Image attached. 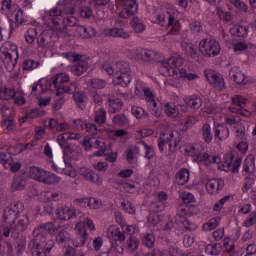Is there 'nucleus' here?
Returning <instances> with one entry per match:
<instances>
[{"label": "nucleus", "instance_id": "1", "mask_svg": "<svg viewBox=\"0 0 256 256\" xmlns=\"http://www.w3.org/2000/svg\"><path fill=\"white\" fill-rule=\"evenodd\" d=\"M57 226L53 222L41 223L33 230V239L28 244V250L32 256H47L51 253L53 247H55V240L49 238L45 233L49 235H55Z\"/></svg>", "mask_w": 256, "mask_h": 256}, {"label": "nucleus", "instance_id": "2", "mask_svg": "<svg viewBox=\"0 0 256 256\" xmlns=\"http://www.w3.org/2000/svg\"><path fill=\"white\" fill-rule=\"evenodd\" d=\"M125 227H126L125 231H121V229H119V227L115 225L108 227L106 231V235L111 243L109 255H112V256L121 255V253H123V248L119 247V243H123L125 239H127V236L125 235V233H127L128 235H133L137 230V226L135 225L126 224Z\"/></svg>", "mask_w": 256, "mask_h": 256}, {"label": "nucleus", "instance_id": "3", "mask_svg": "<svg viewBox=\"0 0 256 256\" xmlns=\"http://www.w3.org/2000/svg\"><path fill=\"white\" fill-rule=\"evenodd\" d=\"M24 209L25 205L21 201L14 202L5 208L3 219L7 225H10V227L4 230V237H9V235L16 237V235H19L17 230H15V221H17V217L23 213Z\"/></svg>", "mask_w": 256, "mask_h": 256}, {"label": "nucleus", "instance_id": "4", "mask_svg": "<svg viewBox=\"0 0 256 256\" xmlns=\"http://www.w3.org/2000/svg\"><path fill=\"white\" fill-rule=\"evenodd\" d=\"M71 77L67 73H58L55 77H52L49 82H45L46 87L53 90L56 89V95H64V93H75L77 91V84L71 83L65 86V83H69Z\"/></svg>", "mask_w": 256, "mask_h": 256}, {"label": "nucleus", "instance_id": "5", "mask_svg": "<svg viewBox=\"0 0 256 256\" xmlns=\"http://www.w3.org/2000/svg\"><path fill=\"white\" fill-rule=\"evenodd\" d=\"M30 177L31 179H34V181L44 183L45 185H55V183H59L61 181V177L37 166H32L30 168Z\"/></svg>", "mask_w": 256, "mask_h": 256}, {"label": "nucleus", "instance_id": "6", "mask_svg": "<svg viewBox=\"0 0 256 256\" xmlns=\"http://www.w3.org/2000/svg\"><path fill=\"white\" fill-rule=\"evenodd\" d=\"M165 145H168L169 152L175 153L179 145V140L175 138V132L173 130H164L158 138V149L160 153L165 151Z\"/></svg>", "mask_w": 256, "mask_h": 256}, {"label": "nucleus", "instance_id": "7", "mask_svg": "<svg viewBox=\"0 0 256 256\" xmlns=\"http://www.w3.org/2000/svg\"><path fill=\"white\" fill-rule=\"evenodd\" d=\"M199 51L204 57H217L221 53V44L215 39H203L199 43Z\"/></svg>", "mask_w": 256, "mask_h": 256}, {"label": "nucleus", "instance_id": "8", "mask_svg": "<svg viewBox=\"0 0 256 256\" xmlns=\"http://www.w3.org/2000/svg\"><path fill=\"white\" fill-rule=\"evenodd\" d=\"M8 46L10 47V51H8L7 48H2V53L5 57L4 65L6 67V70L11 73V71L15 70V65H17L15 61L19 59V49L15 44H8ZM13 57H16L15 61H13Z\"/></svg>", "mask_w": 256, "mask_h": 256}, {"label": "nucleus", "instance_id": "9", "mask_svg": "<svg viewBox=\"0 0 256 256\" xmlns=\"http://www.w3.org/2000/svg\"><path fill=\"white\" fill-rule=\"evenodd\" d=\"M184 151L187 157H192V161L197 163L203 151H205V146L201 143H187Z\"/></svg>", "mask_w": 256, "mask_h": 256}, {"label": "nucleus", "instance_id": "10", "mask_svg": "<svg viewBox=\"0 0 256 256\" xmlns=\"http://www.w3.org/2000/svg\"><path fill=\"white\" fill-rule=\"evenodd\" d=\"M206 79L208 83L215 89H218V91H223V89H225V79L221 74L210 70L206 72Z\"/></svg>", "mask_w": 256, "mask_h": 256}, {"label": "nucleus", "instance_id": "11", "mask_svg": "<svg viewBox=\"0 0 256 256\" xmlns=\"http://www.w3.org/2000/svg\"><path fill=\"white\" fill-rule=\"evenodd\" d=\"M139 11V5L136 0H126L124 2V8L120 12V17L123 19H129V17H133V15H137Z\"/></svg>", "mask_w": 256, "mask_h": 256}, {"label": "nucleus", "instance_id": "12", "mask_svg": "<svg viewBox=\"0 0 256 256\" xmlns=\"http://www.w3.org/2000/svg\"><path fill=\"white\" fill-rule=\"evenodd\" d=\"M56 217L60 221H69V219H75L77 217V210L69 206H60L56 210Z\"/></svg>", "mask_w": 256, "mask_h": 256}, {"label": "nucleus", "instance_id": "13", "mask_svg": "<svg viewBox=\"0 0 256 256\" xmlns=\"http://www.w3.org/2000/svg\"><path fill=\"white\" fill-rule=\"evenodd\" d=\"M241 163H243L242 157L235 158V155L230 154L228 158L223 162L224 169H231L232 173H239V168L241 167Z\"/></svg>", "mask_w": 256, "mask_h": 256}, {"label": "nucleus", "instance_id": "14", "mask_svg": "<svg viewBox=\"0 0 256 256\" xmlns=\"http://www.w3.org/2000/svg\"><path fill=\"white\" fill-rule=\"evenodd\" d=\"M225 181L223 179L214 178L206 183V189L210 195H215L223 189Z\"/></svg>", "mask_w": 256, "mask_h": 256}, {"label": "nucleus", "instance_id": "15", "mask_svg": "<svg viewBox=\"0 0 256 256\" xmlns=\"http://www.w3.org/2000/svg\"><path fill=\"white\" fill-rule=\"evenodd\" d=\"M229 77L236 83V85H245V79H247V76H245V73L241 71L239 66H233L230 69Z\"/></svg>", "mask_w": 256, "mask_h": 256}, {"label": "nucleus", "instance_id": "16", "mask_svg": "<svg viewBox=\"0 0 256 256\" xmlns=\"http://www.w3.org/2000/svg\"><path fill=\"white\" fill-rule=\"evenodd\" d=\"M76 33L79 37H82V39H93V37L97 36V30L92 26L79 25L76 27Z\"/></svg>", "mask_w": 256, "mask_h": 256}, {"label": "nucleus", "instance_id": "17", "mask_svg": "<svg viewBox=\"0 0 256 256\" xmlns=\"http://www.w3.org/2000/svg\"><path fill=\"white\" fill-rule=\"evenodd\" d=\"M92 148L98 149V151L94 152V157H103V155H105V151H107V144L105 143V139L92 138Z\"/></svg>", "mask_w": 256, "mask_h": 256}, {"label": "nucleus", "instance_id": "18", "mask_svg": "<svg viewBox=\"0 0 256 256\" xmlns=\"http://www.w3.org/2000/svg\"><path fill=\"white\" fill-rule=\"evenodd\" d=\"M196 163H203L204 165H207V166L213 165V163H216L217 165H219V163H221V158L217 155H211L203 151Z\"/></svg>", "mask_w": 256, "mask_h": 256}, {"label": "nucleus", "instance_id": "19", "mask_svg": "<svg viewBox=\"0 0 256 256\" xmlns=\"http://www.w3.org/2000/svg\"><path fill=\"white\" fill-rule=\"evenodd\" d=\"M160 63L168 70L175 69L177 67H180V65H183V59H181L180 56H172L165 60L162 56Z\"/></svg>", "mask_w": 256, "mask_h": 256}, {"label": "nucleus", "instance_id": "20", "mask_svg": "<svg viewBox=\"0 0 256 256\" xmlns=\"http://www.w3.org/2000/svg\"><path fill=\"white\" fill-rule=\"evenodd\" d=\"M255 156H248L243 162V175H255Z\"/></svg>", "mask_w": 256, "mask_h": 256}, {"label": "nucleus", "instance_id": "21", "mask_svg": "<svg viewBox=\"0 0 256 256\" xmlns=\"http://www.w3.org/2000/svg\"><path fill=\"white\" fill-rule=\"evenodd\" d=\"M104 35L107 37H120L121 39H129L130 37L129 32L117 27L105 29Z\"/></svg>", "mask_w": 256, "mask_h": 256}, {"label": "nucleus", "instance_id": "22", "mask_svg": "<svg viewBox=\"0 0 256 256\" xmlns=\"http://www.w3.org/2000/svg\"><path fill=\"white\" fill-rule=\"evenodd\" d=\"M89 69V62L87 60H78V63L73 65L70 68L71 73L74 75L81 76L83 73H87V70Z\"/></svg>", "mask_w": 256, "mask_h": 256}, {"label": "nucleus", "instance_id": "23", "mask_svg": "<svg viewBox=\"0 0 256 256\" xmlns=\"http://www.w3.org/2000/svg\"><path fill=\"white\" fill-rule=\"evenodd\" d=\"M189 177V169L181 168L175 175L174 183H176V185H187L189 182Z\"/></svg>", "mask_w": 256, "mask_h": 256}, {"label": "nucleus", "instance_id": "24", "mask_svg": "<svg viewBox=\"0 0 256 256\" xmlns=\"http://www.w3.org/2000/svg\"><path fill=\"white\" fill-rule=\"evenodd\" d=\"M130 53H131V58L134 59V61H139L140 63H146L149 49L137 48L135 50H132Z\"/></svg>", "mask_w": 256, "mask_h": 256}, {"label": "nucleus", "instance_id": "25", "mask_svg": "<svg viewBox=\"0 0 256 256\" xmlns=\"http://www.w3.org/2000/svg\"><path fill=\"white\" fill-rule=\"evenodd\" d=\"M214 131V137L215 139H218V141H225V139H229V127H227V125L219 124L214 128Z\"/></svg>", "mask_w": 256, "mask_h": 256}, {"label": "nucleus", "instance_id": "26", "mask_svg": "<svg viewBox=\"0 0 256 256\" xmlns=\"http://www.w3.org/2000/svg\"><path fill=\"white\" fill-rule=\"evenodd\" d=\"M184 103L190 109H201L203 105V99L197 95L188 96L184 99Z\"/></svg>", "mask_w": 256, "mask_h": 256}, {"label": "nucleus", "instance_id": "27", "mask_svg": "<svg viewBox=\"0 0 256 256\" xmlns=\"http://www.w3.org/2000/svg\"><path fill=\"white\" fill-rule=\"evenodd\" d=\"M147 105L151 115H154L156 119H159V117H161V114H162L161 102H159L156 98H154L152 100H149L147 102Z\"/></svg>", "mask_w": 256, "mask_h": 256}, {"label": "nucleus", "instance_id": "28", "mask_svg": "<svg viewBox=\"0 0 256 256\" xmlns=\"http://www.w3.org/2000/svg\"><path fill=\"white\" fill-rule=\"evenodd\" d=\"M108 111L109 113H119L121 109H123V101L120 98L116 99H108L107 101Z\"/></svg>", "mask_w": 256, "mask_h": 256}, {"label": "nucleus", "instance_id": "29", "mask_svg": "<svg viewBox=\"0 0 256 256\" xmlns=\"http://www.w3.org/2000/svg\"><path fill=\"white\" fill-rule=\"evenodd\" d=\"M37 45L40 49H49V47H51V36L45 32H42L38 36Z\"/></svg>", "mask_w": 256, "mask_h": 256}, {"label": "nucleus", "instance_id": "30", "mask_svg": "<svg viewBox=\"0 0 256 256\" xmlns=\"http://www.w3.org/2000/svg\"><path fill=\"white\" fill-rule=\"evenodd\" d=\"M94 121L97 123V125H105L107 123V111L105 108H99L98 110H95L94 113Z\"/></svg>", "mask_w": 256, "mask_h": 256}, {"label": "nucleus", "instance_id": "31", "mask_svg": "<svg viewBox=\"0 0 256 256\" xmlns=\"http://www.w3.org/2000/svg\"><path fill=\"white\" fill-rule=\"evenodd\" d=\"M114 77L117 85H120L121 87H128L133 79L131 74H114Z\"/></svg>", "mask_w": 256, "mask_h": 256}, {"label": "nucleus", "instance_id": "32", "mask_svg": "<svg viewBox=\"0 0 256 256\" xmlns=\"http://www.w3.org/2000/svg\"><path fill=\"white\" fill-rule=\"evenodd\" d=\"M27 227H29V216L27 214L21 216L18 220L17 224L14 225V229L16 233H22V231H26Z\"/></svg>", "mask_w": 256, "mask_h": 256}, {"label": "nucleus", "instance_id": "33", "mask_svg": "<svg viewBox=\"0 0 256 256\" xmlns=\"http://www.w3.org/2000/svg\"><path fill=\"white\" fill-rule=\"evenodd\" d=\"M73 99L76 103V107H78V109H85L86 105H87V96H85V93L83 92H76L73 95Z\"/></svg>", "mask_w": 256, "mask_h": 256}, {"label": "nucleus", "instance_id": "34", "mask_svg": "<svg viewBox=\"0 0 256 256\" xmlns=\"http://www.w3.org/2000/svg\"><path fill=\"white\" fill-rule=\"evenodd\" d=\"M181 47L185 55H187L188 57H191V59H197V48L193 46V44L182 42Z\"/></svg>", "mask_w": 256, "mask_h": 256}, {"label": "nucleus", "instance_id": "35", "mask_svg": "<svg viewBox=\"0 0 256 256\" xmlns=\"http://www.w3.org/2000/svg\"><path fill=\"white\" fill-rule=\"evenodd\" d=\"M161 59H163V54H161L155 50L148 49V54H147L145 63L146 64L161 63Z\"/></svg>", "mask_w": 256, "mask_h": 256}, {"label": "nucleus", "instance_id": "36", "mask_svg": "<svg viewBox=\"0 0 256 256\" xmlns=\"http://www.w3.org/2000/svg\"><path fill=\"white\" fill-rule=\"evenodd\" d=\"M131 74V66H129V63L127 62H117L116 63V71L114 75H127Z\"/></svg>", "mask_w": 256, "mask_h": 256}, {"label": "nucleus", "instance_id": "37", "mask_svg": "<svg viewBox=\"0 0 256 256\" xmlns=\"http://www.w3.org/2000/svg\"><path fill=\"white\" fill-rule=\"evenodd\" d=\"M202 139L207 143H211L213 141V133L211 132V125L209 123H205L201 128Z\"/></svg>", "mask_w": 256, "mask_h": 256}, {"label": "nucleus", "instance_id": "38", "mask_svg": "<svg viewBox=\"0 0 256 256\" xmlns=\"http://www.w3.org/2000/svg\"><path fill=\"white\" fill-rule=\"evenodd\" d=\"M48 15H49V18L51 19L53 25H59V21L57 19H59V17H61V15H63V10L61 8L55 6L48 11Z\"/></svg>", "mask_w": 256, "mask_h": 256}, {"label": "nucleus", "instance_id": "39", "mask_svg": "<svg viewBox=\"0 0 256 256\" xmlns=\"http://www.w3.org/2000/svg\"><path fill=\"white\" fill-rule=\"evenodd\" d=\"M112 122L118 127H127L131 123V120L125 114H118L113 117Z\"/></svg>", "mask_w": 256, "mask_h": 256}, {"label": "nucleus", "instance_id": "40", "mask_svg": "<svg viewBox=\"0 0 256 256\" xmlns=\"http://www.w3.org/2000/svg\"><path fill=\"white\" fill-rule=\"evenodd\" d=\"M87 85L91 87V89H105V87H107V81L99 78H92L88 80Z\"/></svg>", "mask_w": 256, "mask_h": 256}, {"label": "nucleus", "instance_id": "41", "mask_svg": "<svg viewBox=\"0 0 256 256\" xmlns=\"http://www.w3.org/2000/svg\"><path fill=\"white\" fill-rule=\"evenodd\" d=\"M127 249L130 253H135L139 249L140 241L135 236H130L126 241Z\"/></svg>", "mask_w": 256, "mask_h": 256}, {"label": "nucleus", "instance_id": "42", "mask_svg": "<svg viewBox=\"0 0 256 256\" xmlns=\"http://www.w3.org/2000/svg\"><path fill=\"white\" fill-rule=\"evenodd\" d=\"M223 247L226 251V253H229V256L236 255L239 256V253L235 251V242L231 240L230 238H224Z\"/></svg>", "mask_w": 256, "mask_h": 256}, {"label": "nucleus", "instance_id": "43", "mask_svg": "<svg viewBox=\"0 0 256 256\" xmlns=\"http://www.w3.org/2000/svg\"><path fill=\"white\" fill-rule=\"evenodd\" d=\"M221 244L214 243V244H208L205 248L206 255H212L217 256L221 254Z\"/></svg>", "mask_w": 256, "mask_h": 256}, {"label": "nucleus", "instance_id": "44", "mask_svg": "<svg viewBox=\"0 0 256 256\" xmlns=\"http://www.w3.org/2000/svg\"><path fill=\"white\" fill-rule=\"evenodd\" d=\"M164 111L168 117H179V109L173 103L167 102L164 105Z\"/></svg>", "mask_w": 256, "mask_h": 256}, {"label": "nucleus", "instance_id": "45", "mask_svg": "<svg viewBox=\"0 0 256 256\" xmlns=\"http://www.w3.org/2000/svg\"><path fill=\"white\" fill-rule=\"evenodd\" d=\"M219 221H221V218H212L202 226V231H205L206 233L209 231H213V229H217L219 227Z\"/></svg>", "mask_w": 256, "mask_h": 256}, {"label": "nucleus", "instance_id": "46", "mask_svg": "<svg viewBox=\"0 0 256 256\" xmlns=\"http://www.w3.org/2000/svg\"><path fill=\"white\" fill-rule=\"evenodd\" d=\"M131 112L136 119H147L149 117V113L139 106H132Z\"/></svg>", "mask_w": 256, "mask_h": 256}, {"label": "nucleus", "instance_id": "47", "mask_svg": "<svg viewBox=\"0 0 256 256\" xmlns=\"http://www.w3.org/2000/svg\"><path fill=\"white\" fill-rule=\"evenodd\" d=\"M199 123V118L194 115H190L185 119L184 127L182 131L185 133L191 129V127H195V124Z\"/></svg>", "mask_w": 256, "mask_h": 256}, {"label": "nucleus", "instance_id": "48", "mask_svg": "<svg viewBox=\"0 0 256 256\" xmlns=\"http://www.w3.org/2000/svg\"><path fill=\"white\" fill-rule=\"evenodd\" d=\"M15 97V89L13 88H0V99L3 101H9V99H13Z\"/></svg>", "mask_w": 256, "mask_h": 256}, {"label": "nucleus", "instance_id": "49", "mask_svg": "<svg viewBox=\"0 0 256 256\" xmlns=\"http://www.w3.org/2000/svg\"><path fill=\"white\" fill-rule=\"evenodd\" d=\"M55 239H56V243H58V245H63V243H67V241H69V239H71V235L67 232V230L62 229L57 233Z\"/></svg>", "mask_w": 256, "mask_h": 256}, {"label": "nucleus", "instance_id": "50", "mask_svg": "<svg viewBox=\"0 0 256 256\" xmlns=\"http://www.w3.org/2000/svg\"><path fill=\"white\" fill-rule=\"evenodd\" d=\"M130 25L135 33H143L145 31V24L139 18H133Z\"/></svg>", "mask_w": 256, "mask_h": 256}, {"label": "nucleus", "instance_id": "51", "mask_svg": "<svg viewBox=\"0 0 256 256\" xmlns=\"http://www.w3.org/2000/svg\"><path fill=\"white\" fill-rule=\"evenodd\" d=\"M232 105H236V107H240V109H245V105H247V98L241 95H234L231 98Z\"/></svg>", "mask_w": 256, "mask_h": 256}, {"label": "nucleus", "instance_id": "52", "mask_svg": "<svg viewBox=\"0 0 256 256\" xmlns=\"http://www.w3.org/2000/svg\"><path fill=\"white\" fill-rule=\"evenodd\" d=\"M39 65L40 63L38 61H35L33 59H26L22 64V69L24 71H33V69H37Z\"/></svg>", "mask_w": 256, "mask_h": 256}, {"label": "nucleus", "instance_id": "53", "mask_svg": "<svg viewBox=\"0 0 256 256\" xmlns=\"http://www.w3.org/2000/svg\"><path fill=\"white\" fill-rule=\"evenodd\" d=\"M87 242V235L77 234V236L72 239V245L75 248L84 247Z\"/></svg>", "mask_w": 256, "mask_h": 256}, {"label": "nucleus", "instance_id": "54", "mask_svg": "<svg viewBox=\"0 0 256 256\" xmlns=\"http://www.w3.org/2000/svg\"><path fill=\"white\" fill-rule=\"evenodd\" d=\"M36 38H37V28H29L25 33L26 43L31 45V43H35Z\"/></svg>", "mask_w": 256, "mask_h": 256}, {"label": "nucleus", "instance_id": "55", "mask_svg": "<svg viewBox=\"0 0 256 256\" xmlns=\"http://www.w3.org/2000/svg\"><path fill=\"white\" fill-rule=\"evenodd\" d=\"M142 243L145 247H148V249H153V247H155V235L146 234L142 238Z\"/></svg>", "mask_w": 256, "mask_h": 256}, {"label": "nucleus", "instance_id": "56", "mask_svg": "<svg viewBox=\"0 0 256 256\" xmlns=\"http://www.w3.org/2000/svg\"><path fill=\"white\" fill-rule=\"evenodd\" d=\"M161 219H162L161 215H159L156 212H152L148 216L147 223L148 225L155 227V225H159V223H161Z\"/></svg>", "mask_w": 256, "mask_h": 256}, {"label": "nucleus", "instance_id": "57", "mask_svg": "<svg viewBox=\"0 0 256 256\" xmlns=\"http://www.w3.org/2000/svg\"><path fill=\"white\" fill-rule=\"evenodd\" d=\"M23 189H25V180L15 177L12 182V191H23Z\"/></svg>", "mask_w": 256, "mask_h": 256}, {"label": "nucleus", "instance_id": "58", "mask_svg": "<svg viewBox=\"0 0 256 256\" xmlns=\"http://www.w3.org/2000/svg\"><path fill=\"white\" fill-rule=\"evenodd\" d=\"M170 77H173V79H181L183 78V75H185V68L178 69L176 68H170L169 70Z\"/></svg>", "mask_w": 256, "mask_h": 256}, {"label": "nucleus", "instance_id": "59", "mask_svg": "<svg viewBox=\"0 0 256 256\" xmlns=\"http://www.w3.org/2000/svg\"><path fill=\"white\" fill-rule=\"evenodd\" d=\"M124 157L128 163H137V154L135 151L131 148L127 149L124 152Z\"/></svg>", "mask_w": 256, "mask_h": 256}, {"label": "nucleus", "instance_id": "60", "mask_svg": "<svg viewBox=\"0 0 256 256\" xmlns=\"http://www.w3.org/2000/svg\"><path fill=\"white\" fill-rule=\"evenodd\" d=\"M167 19L168 22L166 23V25H168L169 27H172L173 31H179L180 27H179V21H177L175 19V16L167 13Z\"/></svg>", "mask_w": 256, "mask_h": 256}, {"label": "nucleus", "instance_id": "61", "mask_svg": "<svg viewBox=\"0 0 256 256\" xmlns=\"http://www.w3.org/2000/svg\"><path fill=\"white\" fill-rule=\"evenodd\" d=\"M63 105H65V97H63V94L57 95L53 104L54 111H59L62 109Z\"/></svg>", "mask_w": 256, "mask_h": 256}, {"label": "nucleus", "instance_id": "62", "mask_svg": "<svg viewBox=\"0 0 256 256\" xmlns=\"http://www.w3.org/2000/svg\"><path fill=\"white\" fill-rule=\"evenodd\" d=\"M216 15H218L222 21H226L227 23H229L232 19L231 14L229 12L223 11V8L221 7L216 9Z\"/></svg>", "mask_w": 256, "mask_h": 256}, {"label": "nucleus", "instance_id": "63", "mask_svg": "<svg viewBox=\"0 0 256 256\" xmlns=\"http://www.w3.org/2000/svg\"><path fill=\"white\" fill-rule=\"evenodd\" d=\"M233 33L236 35V37H247V27L237 25L233 28Z\"/></svg>", "mask_w": 256, "mask_h": 256}, {"label": "nucleus", "instance_id": "64", "mask_svg": "<svg viewBox=\"0 0 256 256\" xmlns=\"http://www.w3.org/2000/svg\"><path fill=\"white\" fill-rule=\"evenodd\" d=\"M256 223V212H251L248 216V218L244 221L245 227H253Z\"/></svg>", "mask_w": 256, "mask_h": 256}]
</instances>
